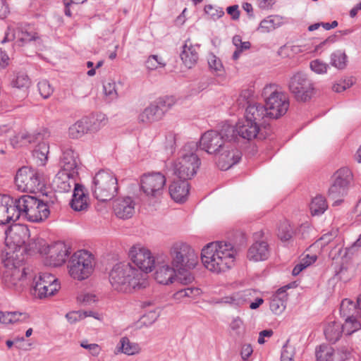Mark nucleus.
<instances>
[{
    "label": "nucleus",
    "instance_id": "1",
    "mask_svg": "<svg viewBox=\"0 0 361 361\" xmlns=\"http://www.w3.org/2000/svg\"><path fill=\"white\" fill-rule=\"evenodd\" d=\"M109 281L115 290L122 293L145 288L147 283L140 270L125 262L114 266L109 273Z\"/></svg>",
    "mask_w": 361,
    "mask_h": 361
},
{
    "label": "nucleus",
    "instance_id": "2",
    "mask_svg": "<svg viewBox=\"0 0 361 361\" xmlns=\"http://www.w3.org/2000/svg\"><path fill=\"white\" fill-rule=\"evenodd\" d=\"M233 246L226 242H212L202 250L201 259L211 271L219 273L231 268L234 263Z\"/></svg>",
    "mask_w": 361,
    "mask_h": 361
},
{
    "label": "nucleus",
    "instance_id": "3",
    "mask_svg": "<svg viewBox=\"0 0 361 361\" xmlns=\"http://www.w3.org/2000/svg\"><path fill=\"white\" fill-rule=\"evenodd\" d=\"M171 264L178 271L179 282L186 285L194 280L190 270L197 264L198 257L195 250L187 243L176 242L170 250Z\"/></svg>",
    "mask_w": 361,
    "mask_h": 361
},
{
    "label": "nucleus",
    "instance_id": "4",
    "mask_svg": "<svg viewBox=\"0 0 361 361\" xmlns=\"http://www.w3.org/2000/svg\"><path fill=\"white\" fill-rule=\"evenodd\" d=\"M197 142H187L179 152V157L173 166V174L178 179L190 180L197 173L201 165L200 159L196 154Z\"/></svg>",
    "mask_w": 361,
    "mask_h": 361
},
{
    "label": "nucleus",
    "instance_id": "5",
    "mask_svg": "<svg viewBox=\"0 0 361 361\" xmlns=\"http://www.w3.org/2000/svg\"><path fill=\"white\" fill-rule=\"evenodd\" d=\"M232 133V124L228 122L222 123L218 126L217 130L205 132L197 142L198 147L209 154L216 156L224 147H227L228 142L233 141L231 135Z\"/></svg>",
    "mask_w": 361,
    "mask_h": 361
},
{
    "label": "nucleus",
    "instance_id": "6",
    "mask_svg": "<svg viewBox=\"0 0 361 361\" xmlns=\"http://www.w3.org/2000/svg\"><path fill=\"white\" fill-rule=\"evenodd\" d=\"M252 97L253 91L252 90H242L233 108H236L238 110L245 109V119L257 123L266 129L268 121L271 118L268 116L269 113L264 105L253 102Z\"/></svg>",
    "mask_w": 361,
    "mask_h": 361
},
{
    "label": "nucleus",
    "instance_id": "7",
    "mask_svg": "<svg viewBox=\"0 0 361 361\" xmlns=\"http://www.w3.org/2000/svg\"><path fill=\"white\" fill-rule=\"evenodd\" d=\"M55 200V197L48 200L47 195L42 199L29 195H23L20 202L23 207L24 218L30 222L44 221L49 217Z\"/></svg>",
    "mask_w": 361,
    "mask_h": 361
},
{
    "label": "nucleus",
    "instance_id": "8",
    "mask_svg": "<svg viewBox=\"0 0 361 361\" xmlns=\"http://www.w3.org/2000/svg\"><path fill=\"white\" fill-rule=\"evenodd\" d=\"M92 190L94 197L100 202L111 200L118 193V180L110 171L100 170L93 178Z\"/></svg>",
    "mask_w": 361,
    "mask_h": 361
},
{
    "label": "nucleus",
    "instance_id": "9",
    "mask_svg": "<svg viewBox=\"0 0 361 361\" xmlns=\"http://www.w3.org/2000/svg\"><path fill=\"white\" fill-rule=\"evenodd\" d=\"M264 99L265 108L267 109L268 116L271 119H277L283 116L289 108V99L288 96L277 90L275 84L266 85L262 92Z\"/></svg>",
    "mask_w": 361,
    "mask_h": 361
},
{
    "label": "nucleus",
    "instance_id": "10",
    "mask_svg": "<svg viewBox=\"0 0 361 361\" xmlns=\"http://www.w3.org/2000/svg\"><path fill=\"white\" fill-rule=\"evenodd\" d=\"M94 264V257L92 253L85 250H78L68 261L69 274L74 279L82 281L92 274Z\"/></svg>",
    "mask_w": 361,
    "mask_h": 361
},
{
    "label": "nucleus",
    "instance_id": "11",
    "mask_svg": "<svg viewBox=\"0 0 361 361\" xmlns=\"http://www.w3.org/2000/svg\"><path fill=\"white\" fill-rule=\"evenodd\" d=\"M17 255L13 251L3 250L1 255V262L4 267L8 269L4 275V279L8 287L17 288L18 283L27 278L28 268L23 267L20 265L23 260L16 259Z\"/></svg>",
    "mask_w": 361,
    "mask_h": 361
},
{
    "label": "nucleus",
    "instance_id": "12",
    "mask_svg": "<svg viewBox=\"0 0 361 361\" xmlns=\"http://www.w3.org/2000/svg\"><path fill=\"white\" fill-rule=\"evenodd\" d=\"M166 178L160 172H152L142 176L140 183V197L144 202H156L163 194Z\"/></svg>",
    "mask_w": 361,
    "mask_h": 361
},
{
    "label": "nucleus",
    "instance_id": "13",
    "mask_svg": "<svg viewBox=\"0 0 361 361\" xmlns=\"http://www.w3.org/2000/svg\"><path fill=\"white\" fill-rule=\"evenodd\" d=\"M288 90L297 102H309L316 93L312 81L302 72L293 75L288 84Z\"/></svg>",
    "mask_w": 361,
    "mask_h": 361
},
{
    "label": "nucleus",
    "instance_id": "14",
    "mask_svg": "<svg viewBox=\"0 0 361 361\" xmlns=\"http://www.w3.org/2000/svg\"><path fill=\"white\" fill-rule=\"evenodd\" d=\"M15 183L18 190L25 192H35L44 186L42 175L35 169L23 166L18 169L15 177Z\"/></svg>",
    "mask_w": 361,
    "mask_h": 361
},
{
    "label": "nucleus",
    "instance_id": "15",
    "mask_svg": "<svg viewBox=\"0 0 361 361\" xmlns=\"http://www.w3.org/2000/svg\"><path fill=\"white\" fill-rule=\"evenodd\" d=\"M334 176V180L329 189L328 197L335 200L333 203L335 206L343 202L342 197L348 192L350 183L353 180V174L348 168L343 167L339 169Z\"/></svg>",
    "mask_w": 361,
    "mask_h": 361
},
{
    "label": "nucleus",
    "instance_id": "16",
    "mask_svg": "<svg viewBox=\"0 0 361 361\" xmlns=\"http://www.w3.org/2000/svg\"><path fill=\"white\" fill-rule=\"evenodd\" d=\"M261 128L263 127L250 120L239 121L235 126L232 125L233 130V133L231 135L232 140L235 143H239L246 142L255 138L264 139L266 135Z\"/></svg>",
    "mask_w": 361,
    "mask_h": 361
},
{
    "label": "nucleus",
    "instance_id": "17",
    "mask_svg": "<svg viewBox=\"0 0 361 361\" xmlns=\"http://www.w3.org/2000/svg\"><path fill=\"white\" fill-rule=\"evenodd\" d=\"M174 104L172 97L159 98L146 107L138 116L139 123L149 124L162 118L164 114Z\"/></svg>",
    "mask_w": 361,
    "mask_h": 361
},
{
    "label": "nucleus",
    "instance_id": "18",
    "mask_svg": "<svg viewBox=\"0 0 361 361\" xmlns=\"http://www.w3.org/2000/svg\"><path fill=\"white\" fill-rule=\"evenodd\" d=\"M129 257L137 267L136 269L140 270L145 276L155 267V261L150 251L146 248L133 246L129 251Z\"/></svg>",
    "mask_w": 361,
    "mask_h": 361
},
{
    "label": "nucleus",
    "instance_id": "19",
    "mask_svg": "<svg viewBox=\"0 0 361 361\" xmlns=\"http://www.w3.org/2000/svg\"><path fill=\"white\" fill-rule=\"evenodd\" d=\"M145 203L144 200L138 195H135L134 200L130 197L118 198L114 203V212L119 219L131 218L135 213V206Z\"/></svg>",
    "mask_w": 361,
    "mask_h": 361
},
{
    "label": "nucleus",
    "instance_id": "20",
    "mask_svg": "<svg viewBox=\"0 0 361 361\" xmlns=\"http://www.w3.org/2000/svg\"><path fill=\"white\" fill-rule=\"evenodd\" d=\"M233 141L228 142L227 147H224L216 156L218 167L221 171L229 169L241 159L242 153L233 146Z\"/></svg>",
    "mask_w": 361,
    "mask_h": 361
},
{
    "label": "nucleus",
    "instance_id": "21",
    "mask_svg": "<svg viewBox=\"0 0 361 361\" xmlns=\"http://www.w3.org/2000/svg\"><path fill=\"white\" fill-rule=\"evenodd\" d=\"M71 247L65 243L59 241L49 246L47 254V264L59 267L64 264L71 254Z\"/></svg>",
    "mask_w": 361,
    "mask_h": 361
},
{
    "label": "nucleus",
    "instance_id": "22",
    "mask_svg": "<svg viewBox=\"0 0 361 361\" xmlns=\"http://www.w3.org/2000/svg\"><path fill=\"white\" fill-rule=\"evenodd\" d=\"M31 85V80L27 74L23 71L16 73L10 85L12 87L11 92L12 97L17 100H23L28 95V89Z\"/></svg>",
    "mask_w": 361,
    "mask_h": 361
},
{
    "label": "nucleus",
    "instance_id": "23",
    "mask_svg": "<svg viewBox=\"0 0 361 361\" xmlns=\"http://www.w3.org/2000/svg\"><path fill=\"white\" fill-rule=\"evenodd\" d=\"M179 276L178 271L168 264L159 265L154 273L155 280L164 285L172 283L176 279L179 281Z\"/></svg>",
    "mask_w": 361,
    "mask_h": 361
},
{
    "label": "nucleus",
    "instance_id": "24",
    "mask_svg": "<svg viewBox=\"0 0 361 361\" xmlns=\"http://www.w3.org/2000/svg\"><path fill=\"white\" fill-rule=\"evenodd\" d=\"M87 200L88 196L85 192V187L81 184H75L70 202L71 207L76 212L87 210L89 206Z\"/></svg>",
    "mask_w": 361,
    "mask_h": 361
},
{
    "label": "nucleus",
    "instance_id": "25",
    "mask_svg": "<svg viewBox=\"0 0 361 361\" xmlns=\"http://www.w3.org/2000/svg\"><path fill=\"white\" fill-rule=\"evenodd\" d=\"M189 186L187 180H173L169 188L171 198L177 202H185L189 194Z\"/></svg>",
    "mask_w": 361,
    "mask_h": 361
},
{
    "label": "nucleus",
    "instance_id": "26",
    "mask_svg": "<svg viewBox=\"0 0 361 361\" xmlns=\"http://www.w3.org/2000/svg\"><path fill=\"white\" fill-rule=\"evenodd\" d=\"M270 255L269 246L265 241H256L247 250V257L254 262L264 261Z\"/></svg>",
    "mask_w": 361,
    "mask_h": 361
},
{
    "label": "nucleus",
    "instance_id": "27",
    "mask_svg": "<svg viewBox=\"0 0 361 361\" xmlns=\"http://www.w3.org/2000/svg\"><path fill=\"white\" fill-rule=\"evenodd\" d=\"M61 171H66L78 175V154L72 149L63 150L61 160Z\"/></svg>",
    "mask_w": 361,
    "mask_h": 361
},
{
    "label": "nucleus",
    "instance_id": "28",
    "mask_svg": "<svg viewBox=\"0 0 361 361\" xmlns=\"http://www.w3.org/2000/svg\"><path fill=\"white\" fill-rule=\"evenodd\" d=\"M91 123L92 121L88 118L78 121L70 126L68 129L69 136L73 139H78L89 132L97 130V128L92 127Z\"/></svg>",
    "mask_w": 361,
    "mask_h": 361
},
{
    "label": "nucleus",
    "instance_id": "29",
    "mask_svg": "<svg viewBox=\"0 0 361 361\" xmlns=\"http://www.w3.org/2000/svg\"><path fill=\"white\" fill-rule=\"evenodd\" d=\"M290 288V285L280 288L272 297L269 303V307L273 313L280 314L284 311L286 308V301L287 299L286 290Z\"/></svg>",
    "mask_w": 361,
    "mask_h": 361
},
{
    "label": "nucleus",
    "instance_id": "30",
    "mask_svg": "<svg viewBox=\"0 0 361 361\" xmlns=\"http://www.w3.org/2000/svg\"><path fill=\"white\" fill-rule=\"evenodd\" d=\"M75 174L66 171H59L55 178L54 183L61 192H68L71 190L73 185L78 184L74 180Z\"/></svg>",
    "mask_w": 361,
    "mask_h": 361
},
{
    "label": "nucleus",
    "instance_id": "31",
    "mask_svg": "<svg viewBox=\"0 0 361 361\" xmlns=\"http://www.w3.org/2000/svg\"><path fill=\"white\" fill-rule=\"evenodd\" d=\"M188 40L185 41L183 46L180 57L186 68H192L196 65L199 56L195 47L191 44L188 45Z\"/></svg>",
    "mask_w": 361,
    "mask_h": 361
},
{
    "label": "nucleus",
    "instance_id": "32",
    "mask_svg": "<svg viewBox=\"0 0 361 361\" xmlns=\"http://www.w3.org/2000/svg\"><path fill=\"white\" fill-rule=\"evenodd\" d=\"M23 199V195L18 198H13L11 197V200L8 202L9 205L6 207L8 208V217L10 218V223L15 222L20 219V217L24 218V212H23V207L21 205V202Z\"/></svg>",
    "mask_w": 361,
    "mask_h": 361
},
{
    "label": "nucleus",
    "instance_id": "33",
    "mask_svg": "<svg viewBox=\"0 0 361 361\" xmlns=\"http://www.w3.org/2000/svg\"><path fill=\"white\" fill-rule=\"evenodd\" d=\"M324 335L326 338L331 343H335L344 333L341 324L336 321L330 322L325 327Z\"/></svg>",
    "mask_w": 361,
    "mask_h": 361
},
{
    "label": "nucleus",
    "instance_id": "34",
    "mask_svg": "<svg viewBox=\"0 0 361 361\" xmlns=\"http://www.w3.org/2000/svg\"><path fill=\"white\" fill-rule=\"evenodd\" d=\"M34 282L43 283L44 284L49 285L50 286L49 295H54L60 288V283L58 279L51 274L49 273H41L37 279H34Z\"/></svg>",
    "mask_w": 361,
    "mask_h": 361
},
{
    "label": "nucleus",
    "instance_id": "35",
    "mask_svg": "<svg viewBox=\"0 0 361 361\" xmlns=\"http://www.w3.org/2000/svg\"><path fill=\"white\" fill-rule=\"evenodd\" d=\"M344 324H341L342 329L346 335H351L361 328V321L357 315L344 317Z\"/></svg>",
    "mask_w": 361,
    "mask_h": 361
},
{
    "label": "nucleus",
    "instance_id": "36",
    "mask_svg": "<svg viewBox=\"0 0 361 361\" xmlns=\"http://www.w3.org/2000/svg\"><path fill=\"white\" fill-rule=\"evenodd\" d=\"M117 349L123 353L128 355H135L140 351V347L137 343L130 342L127 337H123L120 340Z\"/></svg>",
    "mask_w": 361,
    "mask_h": 361
},
{
    "label": "nucleus",
    "instance_id": "37",
    "mask_svg": "<svg viewBox=\"0 0 361 361\" xmlns=\"http://www.w3.org/2000/svg\"><path fill=\"white\" fill-rule=\"evenodd\" d=\"M49 136V133L46 129H42L38 132L23 133L20 134V140L28 143H39Z\"/></svg>",
    "mask_w": 361,
    "mask_h": 361
},
{
    "label": "nucleus",
    "instance_id": "38",
    "mask_svg": "<svg viewBox=\"0 0 361 361\" xmlns=\"http://www.w3.org/2000/svg\"><path fill=\"white\" fill-rule=\"evenodd\" d=\"M49 245L41 238H32L25 245V250L28 252H37L42 255L47 254Z\"/></svg>",
    "mask_w": 361,
    "mask_h": 361
},
{
    "label": "nucleus",
    "instance_id": "39",
    "mask_svg": "<svg viewBox=\"0 0 361 361\" xmlns=\"http://www.w3.org/2000/svg\"><path fill=\"white\" fill-rule=\"evenodd\" d=\"M327 203L322 195H317L312 199L310 207L312 215H320L327 209Z\"/></svg>",
    "mask_w": 361,
    "mask_h": 361
},
{
    "label": "nucleus",
    "instance_id": "40",
    "mask_svg": "<svg viewBox=\"0 0 361 361\" xmlns=\"http://www.w3.org/2000/svg\"><path fill=\"white\" fill-rule=\"evenodd\" d=\"M293 234H295V231H293V228L288 221H285L280 223L277 235L282 242L289 241L292 238Z\"/></svg>",
    "mask_w": 361,
    "mask_h": 361
},
{
    "label": "nucleus",
    "instance_id": "41",
    "mask_svg": "<svg viewBox=\"0 0 361 361\" xmlns=\"http://www.w3.org/2000/svg\"><path fill=\"white\" fill-rule=\"evenodd\" d=\"M357 302L355 304L354 302L350 299H343L340 305L341 317L344 318L348 316H354L355 313L357 314Z\"/></svg>",
    "mask_w": 361,
    "mask_h": 361
},
{
    "label": "nucleus",
    "instance_id": "42",
    "mask_svg": "<svg viewBox=\"0 0 361 361\" xmlns=\"http://www.w3.org/2000/svg\"><path fill=\"white\" fill-rule=\"evenodd\" d=\"M11 202V196L9 195H0V225H4L10 223V218L8 217V202Z\"/></svg>",
    "mask_w": 361,
    "mask_h": 361
},
{
    "label": "nucleus",
    "instance_id": "43",
    "mask_svg": "<svg viewBox=\"0 0 361 361\" xmlns=\"http://www.w3.org/2000/svg\"><path fill=\"white\" fill-rule=\"evenodd\" d=\"M39 37L37 32H22L18 41V46H32L39 41Z\"/></svg>",
    "mask_w": 361,
    "mask_h": 361
},
{
    "label": "nucleus",
    "instance_id": "44",
    "mask_svg": "<svg viewBox=\"0 0 361 361\" xmlns=\"http://www.w3.org/2000/svg\"><path fill=\"white\" fill-rule=\"evenodd\" d=\"M331 65L336 68H345L348 63V56L345 52L338 50L331 56Z\"/></svg>",
    "mask_w": 361,
    "mask_h": 361
},
{
    "label": "nucleus",
    "instance_id": "45",
    "mask_svg": "<svg viewBox=\"0 0 361 361\" xmlns=\"http://www.w3.org/2000/svg\"><path fill=\"white\" fill-rule=\"evenodd\" d=\"M34 156L40 160V164L44 165L47 159L49 145L45 142H39L35 149Z\"/></svg>",
    "mask_w": 361,
    "mask_h": 361
},
{
    "label": "nucleus",
    "instance_id": "46",
    "mask_svg": "<svg viewBox=\"0 0 361 361\" xmlns=\"http://www.w3.org/2000/svg\"><path fill=\"white\" fill-rule=\"evenodd\" d=\"M304 51L301 46L286 44L280 48L278 53L280 56L290 57Z\"/></svg>",
    "mask_w": 361,
    "mask_h": 361
},
{
    "label": "nucleus",
    "instance_id": "47",
    "mask_svg": "<svg viewBox=\"0 0 361 361\" xmlns=\"http://www.w3.org/2000/svg\"><path fill=\"white\" fill-rule=\"evenodd\" d=\"M313 231L308 224H301L295 231V235L300 240H307L311 238V232Z\"/></svg>",
    "mask_w": 361,
    "mask_h": 361
},
{
    "label": "nucleus",
    "instance_id": "48",
    "mask_svg": "<svg viewBox=\"0 0 361 361\" xmlns=\"http://www.w3.org/2000/svg\"><path fill=\"white\" fill-rule=\"evenodd\" d=\"M50 286L49 285L44 284L43 283L34 282L33 285V294L39 298H46L49 295Z\"/></svg>",
    "mask_w": 361,
    "mask_h": 361
},
{
    "label": "nucleus",
    "instance_id": "49",
    "mask_svg": "<svg viewBox=\"0 0 361 361\" xmlns=\"http://www.w3.org/2000/svg\"><path fill=\"white\" fill-rule=\"evenodd\" d=\"M37 87L40 95L44 99L49 98L53 93L54 89L49 82L47 80H41L37 84Z\"/></svg>",
    "mask_w": 361,
    "mask_h": 361
},
{
    "label": "nucleus",
    "instance_id": "50",
    "mask_svg": "<svg viewBox=\"0 0 361 361\" xmlns=\"http://www.w3.org/2000/svg\"><path fill=\"white\" fill-rule=\"evenodd\" d=\"M202 293L201 290L198 288L195 287H187L183 289L178 290L175 295L178 298L188 297L192 298L197 295H200Z\"/></svg>",
    "mask_w": 361,
    "mask_h": 361
},
{
    "label": "nucleus",
    "instance_id": "51",
    "mask_svg": "<svg viewBox=\"0 0 361 361\" xmlns=\"http://www.w3.org/2000/svg\"><path fill=\"white\" fill-rule=\"evenodd\" d=\"M204 10L205 13L213 20L219 19L224 15V11L221 8H215L211 4L206 5Z\"/></svg>",
    "mask_w": 361,
    "mask_h": 361
},
{
    "label": "nucleus",
    "instance_id": "52",
    "mask_svg": "<svg viewBox=\"0 0 361 361\" xmlns=\"http://www.w3.org/2000/svg\"><path fill=\"white\" fill-rule=\"evenodd\" d=\"M315 355L317 361H329L332 353L326 346L320 345L319 348L316 349Z\"/></svg>",
    "mask_w": 361,
    "mask_h": 361
},
{
    "label": "nucleus",
    "instance_id": "53",
    "mask_svg": "<svg viewBox=\"0 0 361 361\" xmlns=\"http://www.w3.org/2000/svg\"><path fill=\"white\" fill-rule=\"evenodd\" d=\"M354 82L355 79L353 78L345 79L338 83L334 84L332 89L334 92L340 93L345 90L347 88L350 87Z\"/></svg>",
    "mask_w": 361,
    "mask_h": 361
},
{
    "label": "nucleus",
    "instance_id": "54",
    "mask_svg": "<svg viewBox=\"0 0 361 361\" xmlns=\"http://www.w3.org/2000/svg\"><path fill=\"white\" fill-rule=\"evenodd\" d=\"M259 28L262 29L263 32H270L274 30L276 28V24L272 16H269L267 19L262 20L259 24Z\"/></svg>",
    "mask_w": 361,
    "mask_h": 361
},
{
    "label": "nucleus",
    "instance_id": "55",
    "mask_svg": "<svg viewBox=\"0 0 361 361\" xmlns=\"http://www.w3.org/2000/svg\"><path fill=\"white\" fill-rule=\"evenodd\" d=\"M104 93L106 96L110 97V99H114L117 97V92L116 90V84L114 82H107L103 85Z\"/></svg>",
    "mask_w": 361,
    "mask_h": 361
},
{
    "label": "nucleus",
    "instance_id": "56",
    "mask_svg": "<svg viewBox=\"0 0 361 361\" xmlns=\"http://www.w3.org/2000/svg\"><path fill=\"white\" fill-rule=\"evenodd\" d=\"M12 314L11 324L27 322L29 315L25 312H10Z\"/></svg>",
    "mask_w": 361,
    "mask_h": 361
},
{
    "label": "nucleus",
    "instance_id": "57",
    "mask_svg": "<svg viewBox=\"0 0 361 361\" xmlns=\"http://www.w3.org/2000/svg\"><path fill=\"white\" fill-rule=\"evenodd\" d=\"M294 355L295 348L289 345V340H287L286 343L283 346L281 358L293 359Z\"/></svg>",
    "mask_w": 361,
    "mask_h": 361
},
{
    "label": "nucleus",
    "instance_id": "58",
    "mask_svg": "<svg viewBox=\"0 0 361 361\" xmlns=\"http://www.w3.org/2000/svg\"><path fill=\"white\" fill-rule=\"evenodd\" d=\"M80 346L85 349H87L90 351V353L94 355L97 356L99 354L101 348L99 345L96 343H87V341H83L80 343Z\"/></svg>",
    "mask_w": 361,
    "mask_h": 361
},
{
    "label": "nucleus",
    "instance_id": "59",
    "mask_svg": "<svg viewBox=\"0 0 361 361\" xmlns=\"http://www.w3.org/2000/svg\"><path fill=\"white\" fill-rule=\"evenodd\" d=\"M150 65L157 68V65L164 67L166 64L161 57H159L157 55H151L146 61V68H150Z\"/></svg>",
    "mask_w": 361,
    "mask_h": 361
},
{
    "label": "nucleus",
    "instance_id": "60",
    "mask_svg": "<svg viewBox=\"0 0 361 361\" xmlns=\"http://www.w3.org/2000/svg\"><path fill=\"white\" fill-rule=\"evenodd\" d=\"M361 247V234L359 238L349 247L345 250L344 257L353 255Z\"/></svg>",
    "mask_w": 361,
    "mask_h": 361
},
{
    "label": "nucleus",
    "instance_id": "61",
    "mask_svg": "<svg viewBox=\"0 0 361 361\" xmlns=\"http://www.w3.org/2000/svg\"><path fill=\"white\" fill-rule=\"evenodd\" d=\"M207 61H208L209 68H219V66H220L221 68H223V66L221 63L220 59H218L212 53L209 54L208 57H207Z\"/></svg>",
    "mask_w": 361,
    "mask_h": 361
},
{
    "label": "nucleus",
    "instance_id": "62",
    "mask_svg": "<svg viewBox=\"0 0 361 361\" xmlns=\"http://www.w3.org/2000/svg\"><path fill=\"white\" fill-rule=\"evenodd\" d=\"M253 350L250 344H244L240 350V355L243 360H247L252 353Z\"/></svg>",
    "mask_w": 361,
    "mask_h": 361
},
{
    "label": "nucleus",
    "instance_id": "63",
    "mask_svg": "<svg viewBox=\"0 0 361 361\" xmlns=\"http://www.w3.org/2000/svg\"><path fill=\"white\" fill-rule=\"evenodd\" d=\"M66 317L67 318L70 323L73 324L82 318V312L80 311L71 312L67 313Z\"/></svg>",
    "mask_w": 361,
    "mask_h": 361
},
{
    "label": "nucleus",
    "instance_id": "64",
    "mask_svg": "<svg viewBox=\"0 0 361 361\" xmlns=\"http://www.w3.org/2000/svg\"><path fill=\"white\" fill-rule=\"evenodd\" d=\"M226 11L228 14L231 16L233 20H238L240 17V11L238 5H233L227 7Z\"/></svg>",
    "mask_w": 361,
    "mask_h": 361
}]
</instances>
